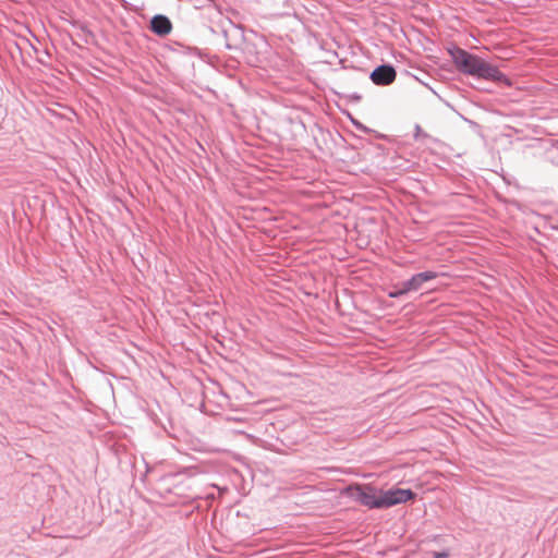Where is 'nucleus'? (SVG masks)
Wrapping results in <instances>:
<instances>
[{
	"instance_id": "4",
	"label": "nucleus",
	"mask_w": 558,
	"mask_h": 558,
	"mask_svg": "<svg viewBox=\"0 0 558 558\" xmlns=\"http://www.w3.org/2000/svg\"><path fill=\"white\" fill-rule=\"evenodd\" d=\"M149 29L157 36L165 37L172 31L170 19L163 14H156L151 17Z\"/></svg>"
},
{
	"instance_id": "2",
	"label": "nucleus",
	"mask_w": 558,
	"mask_h": 558,
	"mask_svg": "<svg viewBox=\"0 0 558 558\" xmlns=\"http://www.w3.org/2000/svg\"><path fill=\"white\" fill-rule=\"evenodd\" d=\"M449 53L460 72L477 78L509 84L508 77L496 65L485 62L478 56L459 47H453Z\"/></svg>"
},
{
	"instance_id": "1",
	"label": "nucleus",
	"mask_w": 558,
	"mask_h": 558,
	"mask_svg": "<svg viewBox=\"0 0 558 558\" xmlns=\"http://www.w3.org/2000/svg\"><path fill=\"white\" fill-rule=\"evenodd\" d=\"M350 496L368 509H387L392 506L407 502L414 498L411 489L390 488L388 490L377 489L371 485H356L350 487Z\"/></svg>"
},
{
	"instance_id": "7",
	"label": "nucleus",
	"mask_w": 558,
	"mask_h": 558,
	"mask_svg": "<svg viewBox=\"0 0 558 558\" xmlns=\"http://www.w3.org/2000/svg\"><path fill=\"white\" fill-rule=\"evenodd\" d=\"M404 295L409 292H413L411 286H409V279L398 284Z\"/></svg>"
},
{
	"instance_id": "10",
	"label": "nucleus",
	"mask_w": 558,
	"mask_h": 558,
	"mask_svg": "<svg viewBox=\"0 0 558 558\" xmlns=\"http://www.w3.org/2000/svg\"><path fill=\"white\" fill-rule=\"evenodd\" d=\"M353 98L359 100L361 97L359 95H354Z\"/></svg>"
},
{
	"instance_id": "5",
	"label": "nucleus",
	"mask_w": 558,
	"mask_h": 558,
	"mask_svg": "<svg viewBox=\"0 0 558 558\" xmlns=\"http://www.w3.org/2000/svg\"><path fill=\"white\" fill-rule=\"evenodd\" d=\"M436 277H437V274L435 271L428 270V271L418 272V274L413 275L409 279V286H411L413 292H415V291H418L425 282L430 281V280L435 279Z\"/></svg>"
},
{
	"instance_id": "8",
	"label": "nucleus",
	"mask_w": 558,
	"mask_h": 558,
	"mask_svg": "<svg viewBox=\"0 0 558 558\" xmlns=\"http://www.w3.org/2000/svg\"><path fill=\"white\" fill-rule=\"evenodd\" d=\"M449 555L446 551H436L434 553V558H447Z\"/></svg>"
},
{
	"instance_id": "9",
	"label": "nucleus",
	"mask_w": 558,
	"mask_h": 558,
	"mask_svg": "<svg viewBox=\"0 0 558 558\" xmlns=\"http://www.w3.org/2000/svg\"><path fill=\"white\" fill-rule=\"evenodd\" d=\"M415 130H416L415 137H417V136H418V134H420V132H421V128H420V125H416Z\"/></svg>"
},
{
	"instance_id": "6",
	"label": "nucleus",
	"mask_w": 558,
	"mask_h": 558,
	"mask_svg": "<svg viewBox=\"0 0 558 558\" xmlns=\"http://www.w3.org/2000/svg\"><path fill=\"white\" fill-rule=\"evenodd\" d=\"M403 295L404 293L401 291L398 284L395 286V288L388 292V296L391 299H399Z\"/></svg>"
},
{
	"instance_id": "3",
	"label": "nucleus",
	"mask_w": 558,
	"mask_h": 558,
	"mask_svg": "<svg viewBox=\"0 0 558 558\" xmlns=\"http://www.w3.org/2000/svg\"><path fill=\"white\" fill-rule=\"evenodd\" d=\"M397 72L391 64L376 66L369 75L371 81L378 86H387L395 82Z\"/></svg>"
}]
</instances>
